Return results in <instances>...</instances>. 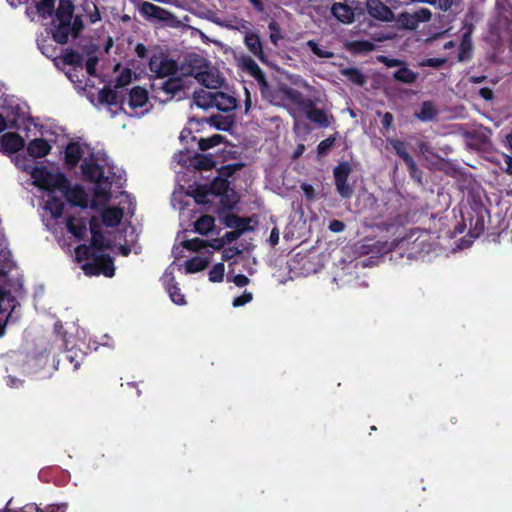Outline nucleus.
Segmentation results:
<instances>
[{"mask_svg": "<svg viewBox=\"0 0 512 512\" xmlns=\"http://www.w3.org/2000/svg\"><path fill=\"white\" fill-rule=\"evenodd\" d=\"M258 88L264 99L272 104H280V102L287 101L301 111L304 112L306 108H311L316 104L317 100L304 96L300 91L288 86L281 85L278 89L272 90L266 80L265 73L258 67Z\"/></svg>", "mask_w": 512, "mask_h": 512, "instance_id": "f257e3e1", "label": "nucleus"}, {"mask_svg": "<svg viewBox=\"0 0 512 512\" xmlns=\"http://www.w3.org/2000/svg\"><path fill=\"white\" fill-rule=\"evenodd\" d=\"M36 186L48 192H55L57 187H63L66 176L63 173H52L45 166H36L30 172Z\"/></svg>", "mask_w": 512, "mask_h": 512, "instance_id": "f03ea898", "label": "nucleus"}, {"mask_svg": "<svg viewBox=\"0 0 512 512\" xmlns=\"http://www.w3.org/2000/svg\"><path fill=\"white\" fill-rule=\"evenodd\" d=\"M82 270L87 276L104 275L105 277H113L115 274L114 259L109 254L97 252L92 261H88L82 265Z\"/></svg>", "mask_w": 512, "mask_h": 512, "instance_id": "7ed1b4c3", "label": "nucleus"}, {"mask_svg": "<svg viewBox=\"0 0 512 512\" xmlns=\"http://www.w3.org/2000/svg\"><path fill=\"white\" fill-rule=\"evenodd\" d=\"M471 211L467 212V217H463L464 222H468V234L473 238H478L485 230V218L488 210L481 201H474L470 205Z\"/></svg>", "mask_w": 512, "mask_h": 512, "instance_id": "20e7f679", "label": "nucleus"}, {"mask_svg": "<svg viewBox=\"0 0 512 512\" xmlns=\"http://www.w3.org/2000/svg\"><path fill=\"white\" fill-rule=\"evenodd\" d=\"M138 11L148 21H158L169 26H175L178 22L171 11L148 1H142L138 6Z\"/></svg>", "mask_w": 512, "mask_h": 512, "instance_id": "39448f33", "label": "nucleus"}, {"mask_svg": "<svg viewBox=\"0 0 512 512\" xmlns=\"http://www.w3.org/2000/svg\"><path fill=\"white\" fill-rule=\"evenodd\" d=\"M352 172L351 164L347 161L340 162L333 169L334 183L338 194L344 198L349 199L354 193V188L348 182V178Z\"/></svg>", "mask_w": 512, "mask_h": 512, "instance_id": "423d86ee", "label": "nucleus"}, {"mask_svg": "<svg viewBox=\"0 0 512 512\" xmlns=\"http://www.w3.org/2000/svg\"><path fill=\"white\" fill-rule=\"evenodd\" d=\"M388 144L395 154L406 164L410 177L418 183H422V171L418 168L413 157L407 151V144L399 139H388Z\"/></svg>", "mask_w": 512, "mask_h": 512, "instance_id": "0eeeda50", "label": "nucleus"}, {"mask_svg": "<svg viewBox=\"0 0 512 512\" xmlns=\"http://www.w3.org/2000/svg\"><path fill=\"white\" fill-rule=\"evenodd\" d=\"M66 183L63 187H57L56 190L62 193L67 202L76 207L87 208L88 195L81 185L71 186L70 180L66 177Z\"/></svg>", "mask_w": 512, "mask_h": 512, "instance_id": "6e6552de", "label": "nucleus"}, {"mask_svg": "<svg viewBox=\"0 0 512 512\" xmlns=\"http://www.w3.org/2000/svg\"><path fill=\"white\" fill-rule=\"evenodd\" d=\"M149 68L157 77L164 78L176 74L178 64L175 60L167 57H153L149 62Z\"/></svg>", "mask_w": 512, "mask_h": 512, "instance_id": "1a4fd4ad", "label": "nucleus"}, {"mask_svg": "<svg viewBox=\"0 0 512 512\" xmlns=\"http://www.w3.org/2000/svg\"><path fill=\"white\" fill-rule=\"evenodd\" d=\"M81 172L84 179L88 182H102L106 177L104 168L96 162L94 158L84 159L81 164Z\"/></svg>", "mask_w": 512, "mask_h": 512, "instance_id": "9d476101", "label": "nucleus"}, {"mask_svg": "<svg viewBox=\"0 0 512 512\" xmlns=\"http://www.w3.org/2000/svg\"><path fill=\"white\" fill-rule=\"evenodd\" d=\"M366 9L368 14L377 20L389 22L394 19L392 10L381 0H367Z\"/></svg>", "mask_w": 512, "mask_h": 512, "instance_id": "9b49d317", "label": "nucleus"}, {"mask_svg": "<svg viewBox=\"0 0 512 512\" xmlns=\"http://www.w3.org/2000/svg\"><path fill=\"white\" fill-rule=\"evenodd\" d=\"M216 198L218 199V203L212 212L216 213L218 216H222L224 212L234 209L239 201V196L234 189H230Z\"/></svg>", "mask_w": 512, "mask_h": 512, "instance_id": "f8f14e48", "label": "nucleus"}, {"mask_svg": "<svg viewBox=\"0 0 512 512\" xmlns=\"http://www.w3.org/2000/svg\"><path fill=\"white\" fill-rule=\"evenodd\" d=\"M1 146L5 152L17 153L25 146L24 139L15 132H9L1 137Z\"/></svg>", "mask_w": 512, "mask_h": 512, "instance_id": "ddd939ff", "label": "nucleus"}, {"mask_svg": "<svg viewBox=\"0 0 512 512\" xmlns=\"http://www.w3.org/2000/svg\"><path fill=\"white\" fill-rule=\"evenodd\" d=\"M304 113L310 122L323 128L330 126V120H334L332 115L328 116L325 110L317 108L316 104L312 105L311 108H306Z\"/></svg>", "mask_w": 512, "mask_h": 512, "instance_id": "4468645a", "label": "nucleus"}, {"mask_svg": "<svg viewBox=\"0 0 512 512\" xmlns=\"http://www.w3.org/2000/svg\"><path fill=\"white\" fill-rule=\"evenodd\" d=\"M11 500L8 501L6 507L0 512H66V505H49L44 509L39 508L35 503H29L19 509H12L9 507Z\"/></svg>", "mask_w": 512, "mask_h": 512, "instance_id": "2eb2a0df", "label": "nucleus"}, {"mask_svg": "<svg viewBox=\"0 0 512 512\" xmlns=\"http://www.w3.org/2000/svg\"><path fill=\"white\" fill-rule=\"evenodd\" d=\"M87 220L85 218H76L69 216L66 219V228L78 240L85 238L87 233Z\"/></svg>", "mask_w": 512, "mask_h": 512, "instance_id": "dca6fc26", "label": "nucleus"}, {"mask_svg": "<svg viewBox=\"0 0 512 512\" xmlns=\"http://www.w3.org/2000/svg\"><path fill=\"white\" fill-rule=\"evenodd\" d=\"M51 151L50 144L43 138L31 140L27 145V152L34 158H42L47 156Z\"/></svg>", "mask_w": 512, "mask_h": 512, "instance_id": "f3484780", "label": "nucleus"}, {"mask_svg": "<svg viewBox=\"0 0 512 512\" xmlns=\"http://www.w3.org/2000/svg\"><path fill=\"white\" fill-rule=\"evenodd\" d=\"M214 107H216L219 111L222 112H230L236 109L237 107V99L224 93L222 91H216V100L214 101Z\"/></svg>", "mask_w": 512, "mask_h": 512, "instance_id": "a211bd4d", "label": "nucleus"}, {"mask_svg": "<svg viewBox=\"0 0 512 512\" xmlns=\"http://www.w3.org/2000/svg\"><path fill=\"white\" fill-rule=\"evenodd\" d=\"M148 102V93L145 88L140 86L133 87L129 92V106L132 109L142 108Z\"/></svg>", "mask_w": 512, "mask_h": 512, "instance_id": "6ab92c4d", "label": "nucleus"}, {"mask_svg": "<svg viewBox=\"0 0 512 512\" xmlns=\"http://www.w3.org/2000/svg\"><path fill=\"white\" fill-rule=\"evenodd\" d=\"M439 111L432 101H423L419 111L414 113L415 118L422 122H429L436 119Z\"/></svg>", "mask_w": 512, "mask_h": 512, "instance_id": "aec40b11", "label": "nucleus"}, {"mask_svg": "<svg viewBox=\"0 0 512 512\" xmlns=\"http://www.w3.org/2000/svg\"><path fill=\"white\" fill-rule=\"evenodd\" d=\"M196 78L203 86L209 89H214L215 91H218L217 89H219L224 83V79L222 77L208 71L198 72Z\"/></svg>", "mask_w": 512, "mask_h": 512, "instance_id": "412c9836", "label": "nucleus"}, {"mask_svg": "<svg viewBox=\"0 0 512 512\" xmlns=\"http://www.w3.org/2000/svg\"><path fill=\"white\" fill-rule=\"evenodd\" d=\"M194 103L203 109L214 107V101L216 100V91H206L203 89L196 90L193 93Z\"/></svg>", "mask_w": 512, "mask_h": 512, "instance_id": "4be33fe9", "label": "nucleus"}, {"mask_svg": "<svg viewBox=\"0 0 512 512\" xmlns=\"http://www.w3.org/2000/svg\"><path fill=\"white\" fill-rule=\"evenodd\" d=\"M165 289L173 303L176 305L186 304L185 296L181 293L178 283L175 281V277L172 274L165 280Z\"/></svg>", "mask_w": 512, "mask_h": 512, "instance_id": "5701e85b", "label": "nucleus"}, {"mask_svg": "<svg viewBox=\"0 0 512 512\" xmlns=\"http://www.w3.org/2000/svg\"><path fill=\"white\" fill-rule=\"evenodd\" d=\"M83 149L78 142H70L65 149V162L70 167H75L83 156Z\"/></svg>", "mask_w": 512, "mask_h": 512, "instance_id": "b1692460", "label": "nucleus"}, {"mask_svg": "<svg viewBox=\"0 0 512 512\" xmlns=\"http://www.w3.org/2000/svg\"><path fill=\"white\" fill-rule=\"evenodd\" d=\"M123 218V211L117 207L106 208L101 213L102 223L107 227H116Z\"/></svg>", "mask_w": 512, "mask_h": 512, "instance_id": "393cba45", "label": "nucleus"}, {"mask_svg": "<svg viewBox=\"0 0 512 512\" xmlns=\"http://www.w3.org/2000/svg\"><path fill=\"white\" fill-rule=\"evenodd\" d=\"M74 4L71 0H60L55 10L56 19L59 22L71 23L73 19Z\"/></svg>", "mask_w": 512, "mask_h": 512, "instance_id": "a878e982", "label": "nucleus"}, {"mask_svg": "<svg viewBox=\"0 0 512 512\" xmlns=\"http://www.w3.org/2000/svg\"><path fill=\"white\" fill-rule=\"evenodd\" d=\"M331 12L342 23H351L354 20V12L346 4L334 3L331 7Z\"/></svg>", "mask_w": 512, "mask_h": 512, "instance_id": "bb28decb", "label": "nucleus"}, {"mask_svg": "<svg viewBox=\"0 0 512 512\" xmlns=\"http://www.w3.org/2000/svg\"><path fill=\"white\" fill-rule=\"evenodd\" d=\"M95 187L93 189V196L97 199H101L105 202L111 199V185L109 177H105L102 182H93Z\"/></svg>", "mask_w": 512, "mask_h": 512, "instance_id": "cd10ccee", "label": "nucleus"}, {"mask_svg": "<svg viewBox=\"0 0 512 512\" xmlns=\"http://www.w3.org/2000/svg\"><path fill=\"white\" fill-rule=\"evenodd\" d=\"M70 34L71 23L59 22L57 25L54 26L52 38L56 43L63 45L68 42Z\"/></svg>", "mask_w": 512, "mask_h": 512, "instance_id": "c85d7f7f", "label": "nucleus"}, {"mask_svg": "<svg viewBox=\"0 0 512 512\" xmlns=\"http://www.w3.org/2000/svg\"><path fill=\"white\" fill-rule=\"evenodd\" d=\"M393 78L404 84H412L418 78V73L409 69L406 63L393 73Z\"/></svg>", "mask_w": 512, "mask_h": 512, "instance_id": "c756f323", "label": "nucleus"}, {"mask_svg": "<svg viewBox=\"0 0 512 512\" xmlns=\"http://www.w3.org/2000/svg\"><path fill=\"white\" fill-rule=\"evenodd\" d=\"M342 76L346 77L355 85L363 86L366 83V76L356 67H348L340 70Z\"/></svg>", "mask_w": 512, "mask_h": 512, "instance_id": "7c9ffc66", "label": "nucleus"}, {"mask_svg": "<svg viewBox=\"0 0 512 512\" xmlns=\"http://www.w3.org/2000/svg\"><path fill=\"white\" fill-rule=\"evenodd\" d=\"M347 48L353 54H364L375 50V44L369 40H354L348 43Z\"/></svg>", "mask_w": 512, "mask_h": 512, "instance_id": "2f4dec72", "label": "nucleus"}, {"mask_svg": "<svg viewBox=\"0 0 512 512\" xmlns=\"http://www.w3.org/2000/svg\"><path fill=\"white\" fill-rule=\"evenodd\" d=\"M215 225V219L211 215H202L194 223L195 231L201 235H207L213 230Z\"/></svg>", "mask_w": 512, "mask_h": 512, "instance_id": "473e14b6", "label": "nucleus"}, {"mask_svg": "<svg viewBox=\"0 0 512 512\" xmlns=\"http://www.w3.org/2000/svg\"><path fill=\"white\" fill-rule=\"evenodd\" d=\"M209 263V258L195 256L185 262V269L187 273H197L204 270Z\"/></svg>", "mask_w": 512, "mask_h": 512, "instance_id": "72a5a7b5", "label": "nucleus"}, {"mask_svg": "<svg viewBox=\"0 0 512 512\" xmlns=\"http://www.w3.org/2000/svg\"><path fill=\"white\" fill-rule=\"evenodd\" d=\"M209 121L216 129L229 131L234 125V116L213 115L210 117Z\"/></svg>", "mask_w": 512, "mask_h": 512, "instance_id": "f704fd0d", "label": "nucleus"}, {"mask_svg": "<svg viewBox=\"0 0 512 512\" xmlns=\"http://www.w3.org/2000/svg\"><path fill=\"white\" fill-rule=\"evenodd\" d=\"M230 189H232L230 187V182L223 177H216L209 186V192L211 196L214 197H218Z\"/></svg>", "mask_w": 512, "mask_h": 512, "instance_id": "c9c22d12", "label": "nucleus"}, {"mask_svg": "<svg viewBox=\"0 0 512 512\" xmlns=\"http://www.w3.org/2000/svg\"><path fill=\"white\" fill-rule=\"evenodd\" d=\"M98 101L101 104L116 105L118 103L117 92L108 86L103 87L98 93Z\"/></svg>", "mask_w": 512, "mask_h": 512, "instance_id": "e433bc0d", "label": "nucleus"}, {"mask_svg": "<svg viewBox=\"0 0 512 512\" xmlns=\"http://www.w3.org/2000/svg\"><path fill=\"white\" fill-rule=\"evenodd\" d=\"M397 23L401 28L407 30H415L419 26L414 14L409 12L400 13L397 18Z\"/></svg>", "mask_w": 512, "mask_h": 512, "instance_id": "4c0bfd02", "label": "nucleus"}, {"mask_svg": "<svg viewBox=\"0 0 512 512\" xmlns=\"http://www.w3.org/2000/svg\"><path fill=\"white\" fill-rule=\"evenodd\" d=\"M63 63L70 66L80 67L82 68L84 58L83 56L72 49H67L62 55Z\"/></svg>", "mask_w": 512, "mask_h": 512, "instance_id": "58836bf2", "label": "nucleus"}, {"mask_svg": "<svg viewBox=\"0 0 512 512\" xmlns=\"http://www.w3.org/2000/svg\"><path fill=\"white\" fill-rule=\"evenodd\" d=\"M83 358L80 350L68 349L62 354V361H66L72 365L73 370H77Z\"/></svg>", "mask_w": 512, "mask_h": 512, "instance_id": "ea45409f", "label": "nucleus"}, {"mask_svg": "<svg viewBox=\"0 0 512 512\" xmlns=\"http://www.w3.org/2000/svg\"><path fill=\"white\" fill-rule=\"evenodd\" d=\"M210 195L211 194L209 192V188L207 189L206 187L199 186L193 191V198H194L195 202L198 204L208 205V207L206 208L207 211L213 210L210 207V204H211V200L209 199Z\"/></svg>", "mask_w": 512, "mask_h": 512, "instance_id": "a19ab883", "label": "nucleus"}, {"mask_svg": "<svg viewBox=\"0 0 512 512\" xmlns=\"http://www.w3.org/2000/svg\"><path fill=\"white\" fill-rule=\"evenodd\" d=\"M182 88V80L180 78L175 77H171L163 81V83L161 84V89L172 96H174L177 92L182 90Z\"/></svg>", "mask_w": 512, "mask_h": 512, "instance_id": "79ce46f5", "label": "nucleus"}, {"mask_svg": "<svg viewBox=\"0 0 512 512\" xmlns=\"http://www.w3.org/2000/svg\"><path fill=\"white\" fill-rule=\"evenodd\" d=\"M75 254L78 261H92L97 254V251L91 245L80 244L76 247Z\"/></svg>", "mask_w": 512, "mask_h": 512, "instance_id": "37998d69", "label": "nucleus"}, {"mask_svg": "<svg viewBox=\"0 0 512 512\" xmlns=\"http://www.w3.org/2000/svg\"><path fill=\"white\" fill-rule=\"evenodd\" d=\"M64 208V203L60 198L52 197L47 201V209H49L52 217L55 219L62 217Z\"/></svg>", "mask_w": 512, "mask_h": 512, "instance_id": "c03bdc74", "label": "nucleus"}, {"mask_svg": "<svg viewBox=\"0 0 512 512\" xmlns=\"http://www.w3.org/2000/svg\"><path fill=\"white\" fill-rule=\"evenodd\" d=\"M56 0H40L36 4L37 12L43 17H51L55 12Z\"/></svg>", "mask_w": 512, "mask_h": 512, "instance_id": "a18cd8bd", "label": "nucleus"}, {"mask_svg": "<svg viewBox=\"0 0 512 512\" xmlns=\"http://www.w3.org/2000/svg\"><path fill=\"white\" fill-rule=\"evenodd\" d=\"M215 164V160L207 155H197L193 162V166L198 170H211Z\"/></svg>", "mask_w": 512, "mask_h": 512, "instance_id": "49530a36", "label": "nucleus"}, {"mask_svg": "<svg viewBox=\"0 0 512 512\" xmlns=\"http://www.w3.org/2000/svg\"><path fill=\"white\" fill-rule=\"evenodd\" d=\"M224 140V137L220 134H214L207 138H201L198 142L199 149L201 151H206L210 148H213L220 143H222Z\"/></svg>", "mask_w": 512, "mask_h": 512, "instance_id": "de8ad7c7", "label": "nucleus"}, {"mask_svg": "<svg viewBox=\"0 0 512 512\" xmlns=\"http://www.w3.org/2000/svg\"><path fill=\"white\" fill-rule=\"evenodd\" d=\"M90 245L98 252L111 247L110 243L105 239L103 232H93L91 234Z\"/></svg>", "mask_w": 512, "mask_h": 512, "instance_id": "09e8293b", "label": "nucleus"}, {"mask_svg": "<svg viewBox=\"0 0 512 512\" xmlns=\"http://www.w3.org/2000/svg\"><path fill=\"white\" fill-rule=\"evenodd\" d=\"M83 10L87 14L90 23L94 24L101 20L98 6L95 3L86 1L83 4Z\"/></svg>", "mask_w": 512, "mask_h": 512, "instance_id": "8fccbe9b", "label": "nucleus"}, {"mask_svg": "<svg viewBox=\"0 0 512 512\" xmlns=\"http://www.w3.org/2000/svg\"><path fill=\"white\" fill-rule=\"evenodd\" d=\"M472 58V44L466 41L465 37L460 43L457 59L459 62H465Z\"/></svg>", "mask_w": 512, "mask_h": 512, "instance_id": "3c124183", "label": "nucleus"}, {"mask_svg": "<svg viewBox=\"0 0 512 512\" xmlns=\"http://www.w3.org/2000/svg\"><path fill=\"white\" fill-rule=\"evenodd\" d=\"M182 245L187 250L197 252L203 248L208 247V241L203 240L201 238H193V239L184 240Z\"/></svg>", "mask_w": 512, "mask_h": 512, "instance_id": "603ef678", "label": "nucleus"}, {"mask_svg": "<svg viewBox=\"0 0 512 512\" xmlns=\"http://www.w3.org/2000/svg\"><path fill=\"white\" fill-rule=\"evenodd\" d=\"M225 267L223 262L215 264L209 271V281L217 283L221 282L224 277Z\"/></svg>", "mask_w": 512, "mask_h": 512, "instance_id": "864d4df0", "label": "nucleus"}, {"mask_svg": "<svg viewBox=\"0 0 512 512\" xmlns=\"http://www.w3.org/2000/svg\"><path fill=\"white\" fill-rule=\"evenodd\" d=\"M223 224L228 228H235L237 223L241 221V217L231 213L230 211H226L222 214V216H218Z\"/></svg>", "mask_w": 512, "mask_h": 512, "instance_id": "5fc2aeb1", "label": "nucleus"}, {"mask_svg": "<svg viewBox=\"0 0 512 512\" xmlns=\"http://www.w3.org/2000/svg\"><path fill=\"white\" fill-rule=\"evenodd\" d=\"M307 46L310 48L312 53L318 56L319 58H332L334 55L333 52L320 48L318 43H316L314 40H309L307 42Z\"/></svg>", "mask_w": 512, "mask_h": 512, "instance_id": "6e6d98bb", "label": "nucleus"}, {"mask_svg": "<svg viewBox=\"0 0 512 512\" xmlns=\"http://www.w3.org/2000/svg\"><path fill=\"white\" fill-rule=\"evenodd\" d=\"M336 138L334 136H329L328 138L322 140L317 146V153L320 156L326 155L330 149L334 146Z\"/></svg>", "mask_w": 512, "mask_h": 512, "instance_id": "4d7b16f0", "label": "nucleus"}, {"mask_svg": "<svg viewBox=\"0 0 512 512\" xmlns=\"http://www.w3.org/2000/svg\"><path fill=\"white\" fill-rule=\"evenodd\" d=\"M240 61L242 68L256 79V61L250 56H243Z\"/></svg>", "mask_w": 512, "mask_h": 512, "instance_id": "13d9d810", "label": "nucleus"}, {"mask_svg": "<svg viewBox=\"0 0 512 512\" xmlns=\"http://www.w3.org/2000/svg\"><path fill=\"white\" fill-rule=\"evenodd\" d=\"M132 79V72L129 68L124 69L116 78L115 88H122L128 85Z\"/></svg>", "mask_w": 512, "mask_h": 512, "instance_id": "bf43d9fd", "label": "nucleus"}, {"mask_svg": "<svg viewBox=\"0 0 512 512\" xmlns=\"http://www.w3.org/2000/svg\"><path fill=\"white\" fill-rule=\"evenodd\" d=\"M413 14L418 23L428 22L432 17V13L428 8H420L413 12Z\"/></svg>", "mask_w": 512, "mask_h": 512, "instance_id": "052dcab7", "label": "nucleus"}, {"mask_svg": "<svg viewBox=\"0 0 512 512\" xmlns=\"http://www.w3.org/2000/svg\"><path fill=\"white\" fill-rule=\"evenodd\" d=\"M253 300V294L251 292H243L240 296L234 298L232 305L234 307H241Z\"/></svg>", "mask_w": 512, "mask_h": 512, "instance_id": "680f3d73", "label": "nucleus"}, {"mask_svg": "<svg viewBox=\"0 0 512 512\" xmlns=\"http://www.w3.org/2000/svg\"><path fill=\"white\" fill-rule=\"evenodd\" d=\"M379 62L383 63L387 67H398L405 64L404 61L396 58H389L387 56H379L378 57Z\"/></svg>", "mask_w": 512, "mask_h": 512, "instance_id": "e2e57ef3", "label": "nucleus"}, {"mask_svg": "<svg viewBox=\"0 0 512 512\" xmlns=\"http://www.w3.org/2000/svg\"><path fill=\"white\" fill-rule=\"evenodd\" d=\"M83 28H84V24H83L81 17L76 16L74 18L73 22L71 21V34L74 37H78L80 32L83 30Z\"/></svg>", "mask_w": 512, "mask_h": 512, "instance_id": "0e129e2a", "label": "nucleus"}, {"mask_svg": "<svg viewBox=\"0 0 512 512\" xmlns=\"http://www.w3.org/2000/svg\"><path fill=\"white\" fill-rule=\"evenodd\" d=\"M445 62V58H428L422 62V66L439 69L445 64Z\"/></svg>", "mask_w": 512, "mask_h": 512, "instance_id": "69168bd1", "label": "nucleus"}, {"mask_svg": "<svg viewBox=\"0 0 512 512\" xmlns=\"http://www.w3.org/2000/svg\"><path fill=\"white\" fill-rule=\"evenodd\" d=\"M97 63H98V58L96 56L89 57L86 60L85 68H86V72L90 76H95L96 75V65H97Z\"/></svg>", "mask_w": 512, "mask_h": 512, "instance_id": "338daca9", "label": "nucleus"}, {"mask_svg": "<svg viewBox=\"0 0 512 512\" xmlns=\"http://www.w3.org/2000/svg\"><path fill=\"white\" fill-rule=\"evenodd\" d=\"M269 28L271 30L270 39L275 45H277L278 40L281 39L279 26L275 21H272L269 24Z\"/></svg>", "mask_w": 512, "mask_h": 512, "instance_id": "774afa93", "label": "nucleus"}]
</instances>
